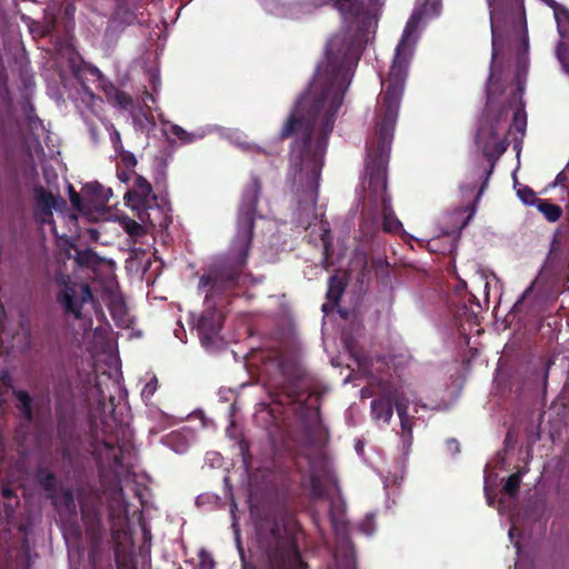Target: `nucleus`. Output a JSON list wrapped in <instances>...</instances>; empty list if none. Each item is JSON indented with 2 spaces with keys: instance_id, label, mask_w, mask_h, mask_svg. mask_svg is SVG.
<instances>
[{
  "instance_id": "nucleus-1",
  "label": "nucleus",
  "mask_w": 569,
  "mask_h": 569,
  "mask_svg": "<svg viewBox=\"0 0 569 569\" xmlns=\"http://www.w3.org/2000/svg\"><path fill=\"white\" fill-rule=\"evenodd\" d=\"M342 27L327 42L326 61L287 116L292 223L307 230L318 218L316 206L323 158L352 72L375 33L381 0H332Z\"/></svg>"
},
{
  "instance_id": "nucleus-2",
  "label": "nucleus",
  "mask_w": 569,
  "mask_h": 569,
  "mask_svg": "<svg viewBox=\"0 0 569 569\" xmlns=\"http://www.w3.org/2000/svg\"><path fill=\"white\" fill-rule=\"evenodd\" d=\"M326 389L319 378L312 373L298 357L287 351V398L297 403L296 413L300 419L308 448L296 457L299 470L306 463L308 470L301 477V483L310 491L313 500L329 499L330 488L338 489L326 453L319 447L328 439V430L322 425L321 399Z\"/></svg>"
},
{
  "instance_id": "nucleus-3",
  "label": "nucleus",
  "mask_w": 569,
  "mask_h": 569,
  "mask_svg": "<svg viewBox=\"0 0 569 569\" xmlns=\"http://www.w3.org/2000/svg\"><path fill=\"white\" fill-rule=\"evenodd\" d=\"M415 26L407 24L402 37L395 50V57L390 66L387 79L382 81L385 87L382 97V116L377 123L376 133L367 144L368 162L366 166L369 176V191L376 200L382 202L387 194V167L393 139V130L398 118L408 69L413 56L415 43L410 40Z\"/></svg>"
},
{
  "instance_id": "nucleus-4",
  "label": "nucleus",
  "mask_w": 569,
  "mask_h": 569,
  "mask_svg": "<svg viewBox=\"0 0 569 569\" xmlns=\"http://www.w3.org/2000/svg\"><path fill=\"white\" fill-rule=\"evenodd\" d=\"M516 98L502 104L492 119L488 131L481 128L478 143L483 156L491 162L487 178L492 173L495 162L507 151L510 142L508 137L516 132L512 140L515 148L521 143L527 128V113L525 104L520 101L515 106Z\"/></svg>"
},
{
  "instance_id": "nucleus-5",
  "label": "nucleus",
  "mask_w": 569,
  "mask_h": 569,
  "mask_svg": "<svg viewBox=\"0 0 569 569\" xmlns=\"http://www.w3.org/2000/svg\"><path fill=\"white\" fill-rule=\"evenodd\" d=\"M124 201L129 208L138 212L143 223H149L153 228H166L170 223L169 203L164 198L159 201L150 182L142 176L136 174L132 188L124 194Z\"/></svg>"
},
{
  "instance_id": "nucleus-6",
  "label": "nucleus",
  "mask_w": 569,
  "mask_h": 569,
  "mask_svg": "<svg viewBox=\"0 0 569 569\" xmlns=\"http://www.w3.org/2000/svg\"><path fill=\"white\" fill-rule=\"evenodd\" d=\"M259 196L260 183L257 178H253L242 193L237 221V232L231 244V253L237 264L246 263L249 256Z\"/></svg>"
},
{
  "instance_id": "nucleus-7",
  "label": "nucleus",
  "mask_w": 569,
  "mask_h": 569,
  "mask_svg": "<svg viewBox=\"0 0 569 569\" xmlns=\"http://www.w3.org/2000/svg\"><path fill=\"white\" fill-rule=\"evenodd\" d=\"M490 9L492 44L502 34L507 26L513 29L526 28L523 0H487Z\"/></svg>"
},
{
  "instance_id": "nucleus-8",
  "label": "nucleus",
  "mask_w": 569,
  "mask_h": 569,
  "mask_svg": "<svg viewBox=\"0 0 569 569\" xmlns=\"http://www.w3.org/2000/svg\"><path fill=\"white\" fill-rule=\"evenodd\" d=\"M284 526L268 525L259 539V569H284Z\"/></svg>"
},
{
  "instance_id": "nucleus-9",
  "label": "nucleus",
  "mask_w": 569,
  "mask_h": 569,
  "mask_svg": "<svg viewBox=\"0 0 569 569\" xmlns=\"http://www.w3.org/2000/svg\"><path fill=\"white\" fill-rule=\"evenodd\" d=\"M63 290L58 295V301L67 313H72L79 321V327L83 333H88L92 327V321L82 316L81 310L86 303H92V292L88 283H74L63 281Z\"/></svg>"
},
{
  "instance_id": "nucleus-10",
  "label": "nucleus",
  "mask_w": 569,
  "mask_h": 569,
  "mask_svg": "<svg viewBox=\"0 0 569 569\" xmlns=\"http://www.w3.org/2000/svg\"><path fill=\"white\" fill-rule=\"evenodd\" d=\"M222 321L223 317L217 310H207L201 315L197 325V330L202 346L207 349H209L213 343L222 326Z\"/></svg>"
},
{
  "instance_id": "nucleus-11",
  "label": "nucleus",
  "mask_w": 569,
  "mask_h": 569,
  "mask_svg": "<svg viewBox=\"0 0 569 569\" xmlns=\"http://www.w3.org/2000/svg\"><path fill=\"white\" fill-rule=\"evenodd\" d=\"M40 486L48 492V496L52 499L54 506H64L68 510L74 511V500L70 490H64L59 496L56 492V479L53 473L47 470H39L37 475Z\"/></svg>"
},
{
  "instance_id": "nucleus-12",
  "label": "nucleus",
  "mask_w": 569,
  "mask_h": 569,
  "mask_svg": "<svg viewBox=\"0 0 569 569\" xmlns=\"http://www.w3.org/2000/svg\"><path fill=\"white\" fill-rule=\"evenodd\" d=\"M295 526L296 521L287 515V569H308V563L302 559L298 545V536L302 532H291Z\"/></svg>"
},
{
  "instance_id": "nucleus-13",
  "label": "nucleus",
  "mask_w": 569,
  "mask_h": 569,
  "mask_svg": "<svg viewBox=\"0 0 569 569\" xmlns=\"http://www.w3.org/2000/svg\"><path fill=\"white\" fill-rule=\"evenodd\" d=\"M39 203L42 207L38 217L39 222L41 224H50L52 233L57 234L56 224L52 219V209L57 210L59 207H64L66 201L61 197L42 192L39 197Z\"/></svg>"
},
{
  "instance_id": "nucleus-14",
  "label": "nucleus",
  "mask_w": 569,
  "mask_h": 569,
  "mask_svg": "<svg viewBox=\"0 0 569 569\" xmlns=\"http://www.w3.org/2000/svg\"><path fill=\"white\" fill-rule=\"evenodd\" d=\"M371 415L376 420H382L385 423H389L392 416V403L386 396V388L383 381L379 382V398L371 402Z\"/></svg>"
},
{
  "instance_id": "nucleus-15",
  "label": "nucleus",
  "mask_w": 569,
  "mask_h": 569,
  "mask_svg": "<svg viewBox=\"0 0 569 569\" xmlns=\"http://www.w3.org/2000/svg\"><path fill=\"white\" fill-rule=\"evenodd\" d=\"M382 229L388 233H398L402 230L401 221L396 217L390 197H383L381 202Z\"/></svg>"
},
{
  "instance_id": "nucleus-16",
  "label": "nucleus",
  "mask_w": 569,
  "mask_h": 569,
  "mask_svg": "<svg viewBox=\"0 0 569 569\" xmlns=\"http://www.w3.org/2000/svg\"><path fill=\"white\" fill-rule=\"evenodd\" d=\"M386 388V396L392 403V409L396 408L398 416L408 413L409 401L405 397L403 392L395 385L388 381H383Z\"/></svg>"
},
{
  "instance_id": "nucleus-17",
  "label": "nucleus",
  "mask_w": 569,
  "mask_h": 569,
  "mask_svg": "<svg viewBox=\"0 0 569 569\" xmlns=\"http://www.w3.org/2000/svg\"><path fill=\"white\" fill-rule=\"evenodd\" d=\"M553 10L559 36L569 34V9L559 4L555 0H542Z\"/></svg>"
},
{
  "instance_id": "nucleus-18",
  "label": "nucleus",
  "mask_w": 569,
  "mask_h": 569,
  "mask_svg": "<svg viewBox=\"0 0 569 569\" xmlns=\"http://www.w3.org/2000/svg\"><path fill=\"white\" fill-rule=\"evenodd\" d=\"M553 10L559 36L569 34V9L559 4L555 0H542Z\"/></svg>"
},
{
  "instance_id": "nucleus-19",
  "label": "nucleus",
  "mask_w": 569,
  "mask_h": 569,
  "mask_svg": "<svg viewBox=\"0 0 569 569\" xmlns=\"http://www.w3.org/2000/svg\"><path fill=\"white\" fill-rule=\"evenodd\" d=\"M536 207L550 222L558 221L562 216V208L558 204L549 202L548 200H537Z\"/></svg>"
},
{
  "instance_id": "nucleus-20",
  "label": "nucleus",
  "mask_w": 569,
  "mask_h": 569,
  "mask_svg": "<svg viewBox=\"0 0 569 569\" xmlns=\"http://www.w3.org/2000/svg\"><path fill=\"white\" fill-rule=\"evenodd\" d=\"M118 221L122 229L132 238H140L146 234V228L128 216L119 217Z\"/></svg>"
},
{
  "instance_id": "nucleus-21",
  "label": "nucleus",
  "mask_w": 569,
  "mask_h": 569,
  "mask_svg": "<svg viewBox=\"0 0 569 569\" xmlns=\"http://www.w3.org/2000/svg\"><path fill=\"white\" fill-rule=\"evenodd\" d=\"M345 291L343 282L336 276L329 278L327 299L333 305H338Z\"/></svg>"
},
{
  "instance_id": "nucleus-22",
  "label": "nucleus",
  "mask_w": 569,
  "mask_h": 569,
  "mask_svg": "<svg viewBox=\"0 0 569 569\" xmlns=\"http://www.w3.org/2000/svg\"><path fill=\"white\" fill-rule=\"evenodd\" d=\"M14 396L19 402L18 407H19L21 413L23 415V417L27 420H31V418H32V409H31L32 400H31V397L29 396V393L23 390H16Z\"/></svg>"
},
{
  "instance_id": "nucleus-23",
  "label": "nucleus",
  "mask_w": 569,
  "mask_h": 569,
  "mask_svg": "<svg viewBox=\"0 0 569 569\" xmlns=\"http://www.w3.org/2000/svg\"><path fill=\"white\" fill-rule=\"evenodd\" d=\"M87 190L97 199L99 202H107L112 197V190L104 188L98 182L89 183Z\"/></svg>"
},
{
  "instance_id": "nucleus-24",
  "label": "nucleus",
  "mask_w": 569,
  "mask_h": 569,
  "mask_svg": "<svg viewBox=\"0 0 569 569\" xmlns=\"http://www.w3.org/2000/svg\"><path fill=\"white\" fill-rule=\"evenodd\" d=\"M520 483H521V475L518 472L512 473L507 478L502 490L506 495H508L510 497H515L519 491Z\"/></svg>"
},
{
  "instance_id": "nucleus-25",
  "label": "nucleus",
  "mask_w": 569,
  "mask_h": 569,
  "mask_svg": "<svg viewBox=\"0 0 569 569\" xmlns=\"http://www.w3.org/2000/svg\"><path fill=\"white\" fill-rule=\"evenodd\" d=\"M158 389V379L154 373H150L149 380L146 381L142 390L141 398L143 401H150Z\"/></svg>"
},
{
  "instance_id": "nucleus-26",
  "label": "nucleus",
  "mask_w": 569,
  "mask_h": 569,
  "mask_svg": "<svg viewBox=\"0 0 569 569\" xmlns=\"http://www.w3.org/2000/svg\"><path fill=\"white\" fill-rule=\"evenodd\" d=\"M170 132L176 136L182 143H190L200 138L201 136H197L194 133L186 131L178 124H172L170 127Z\"/></svg>"
},
{
  "instance_id": "nucleus-27",
  "label": "nucleus",
  "mask_w": 569,
  "mask_h": 569,
  "mask_svg": "<svg viewBox=\"0 0 569 569\" xmlns=\"http://www.w3.org/2000/svg\"><path fill=\"white\" fill-rule=\"evenodd\" d=\"M104 128L109 133L110 141H111L114 150L121 151V149H123V147H122L120 132L116 129L113 123H111L109 121H104Z\"/></svg>"
},
{
  "instance_id": "nucleus-28",
  "label": "nucleus",
  "mask_w": 569,
  "mask_h": 569,
  "mask_svg": "<svg viewBox=\"0 0 569 569\" xmlns=\"http://www.w3.org/2000/svg\"><path fill=\"white\" fill-rule=\"evenodd\" d=\"M112 96L108 92L110 100L121 108H127L131 103V99L122 91H119L111 87Z\"/></svg>"
},
{
  "instance_id": "nucleus-29",
  "label": "nucleus",
  "mask_w": 569,
  "mask_h": 569,
  "mask_svg": "<svg viewBox=\"0 0 569 569\" xmlns=\"http://www.w3.org/2000/svg\"><path fill=\"white\" fill-rule=\"evenodd\" d=\"M517 194L526 204L536 206L537 200H539V198L536 196V192L527 186L520 188Z\"/></svg>"
},
{
  "instance_id": "nucleus-30",
  "label": "nucleus",
  "mask_w": 569,
  "mask_h": 569,
  "mask_svg": "<svg viewBox=\"0 0 569 569\" xmlns=\"http://www.w3.org/2000/svg\"><path fill=\"white\" fill-rule=\"evenodd\" d=\"M342 511H343L342 503H337L333 500L330 501L329 518L335 528H338V526H339L338 515L342 513Z\"/></svg>"
},
{
  "instance_id": "nucleus-31",
  "label": "nucleus",
  "mask_w": 569,
  "mask_h": 569,
  "mask_svg": "<svg viewBox=\"0 0 569 569\" xmlns=\"http://www.w3.org/2000/svg\"><path fill=\"white\" fill-rule=\"evenodd\" d=\"M264 10L271 14H278L281 12L282 3L280 0H260Z\"/></svg>"
},
{
  "instance_id": "nucleus-32",
  "label": "nucleus",
  "mask_w": 569,
  "mask_h": 569,
  "mask_svg": "<svg viewBox=\"0 0 569 569\" xmlns=\"http://www.w3.org/2000/svg\"><path fill=\"white\" fill-rule=\"evenodd\" d=\"M234 134L237 136V138H233L232 142L236 143L237 146H239L243 151L254 152V153L262 152V149L259 146L254 144V143L241 142L238 139V136L240 134L239 132H236Z\"/></svg>"
},
{
  "instance_id": "nucleus-33",
  "label": "nucleus",
  "mask_w": 569,
  "mask_h": 569,
  "mask_svg": "<svg viewBox=\"0 0 569 569\" xmlns=\"http://www.w3.org/2000/svg\"><path fill=\"white\" fill-rule=\"evenodd\" d=\"M199 556H200V562H199L198 569H213L214 568V560L207 551L201 550Z\"/></svg>"
},
{
  "instance_id": "nucleus-34",
  "label": "nucleus",
  "mask_w": 569,
  "mask_h": 569,
  "mask_svg": "<svg viewBox=\"0 0 569 569\" xmlns=\"http://www.w3.org/2000/svg\"><path fill=\"white\" fill-rule=\"evenodd\" d=\"M121 156V160L128 169H133L137 164V159L132 152L126 151L121 149V151H117Z\"/></svg>"
},
{
  "instance_id": "nucleus-35",
  "label": "nucleus",
  "mask_w": 569,
  "mask_h": 569,
  "mask_svg": "<svg viewBox=\"0 0 569 569\" xmlns=\"http://www.w3.org/2000/svg\"><path fill=\"white\" fill-rule=\"evenodd\" d=\"M399 419L403 435L408 433V436L411 437L412 423L409 415L405 413L403 416H399Z\"/></svg>"
},
{
  "instance_id": "nucleus-36",
  "label": "nucleus",
  "mask_w": 569,
  "mask_h": 569,
  "mask_svg": "<svg viewBox=\"0 0 569 569\" xmlns=\"http://www.w3.org/2000/svg\"><path fill=\"white\" fill-rule=\"evenodd\" d=\"M69 194H70V202L73 206L74 209L81 211V198L80 196L73 190L72 186H69Z\"/></svg>"
},
{
  "instance_id": "nucleus-37",
  "label": "nucleus",
  "mask_w": 569,
  "mask_h": 569,
  "mask_svg": "<svg viewBox=\"0 0 569 569\" xmlns=\"http://www.w3.org/2000/svg\"><path fill=\"white\" fill-rule=\"evenodd\" d=\"M234 508H236V506H233V508L231 510L232 518H233L232 528L234 530L238 548L240 550V553L242 555V550H241V546H240L239 528H238V523H237L236 516H234Z\"/></svg>"
},
{
  "instance_id": "nucleus-38",
  "label": "nucleus",
  "mask_w": 569,
  "mask_h": 569,
  "mask_svg": "<svg viewBox=\"0 0 569 569\" xmlns=\"http://www.w3.org/2000/svg\"><path fill=\"white\" fill-rule=\"evenodd\" d=\"M447 449L451 453L457 455L460 452V445L456 439H449L447 440Z\"/></svg>"
},
{
  "instance_id": "nucleus-39",
  "label": "nucleus",
  "mask_w": 569,
  "mask_h": 569,
  "mask_svg": "<svg viewBox=\"0 0 569 569\" xmlns=\"http://www.w3.org/2000/svg\"><path fill=\"white\" fill-rule=\"evenodd\" d=\"M321 240H322V243H323V247H325V251L327 252L329 247H330L329 230L328 229H323L322 230Z\"/></svg>"
},
{
  "instance_id": "nucleus-40",
  "label": "nucleus",
  "mask_w": 569,
  "mask_h": 569,
  "mask_svg": "<svg viewBox=\"0 0 569 569\" xmlns=\"http://www.w3.org/2000/svg\"><path fill=\"white\" fill-rule=\"evenodd\" d=\"M92 256V253L90 251H84V252H78L77 253V260L80 262V263H84V262H88L89 261V258Z\"/></svg>"
},
{
  "instance_id": "nucleus-41",
  "label": "nucleus",
  "mask_w": 569,
  "mask_h": 569,
  "mask_svg": "<svg viewBox=\"0 0 569 569\" xmlns=\"http://www.w3.org/2000/svg\"><path fill=\"white\" fill-rule=\"evenodd\" d=\"M117 176H118V179H119L121 182L127 183V182H129V180H130L131 172H130V171H127V170H124V171H118V172H117Z\"/></svg>"
},
{
  "instance_id": "nucleus-42",
  "label": "nucleus",
  "mask_w": 569,
  "mask_h": 569,
  "mask_svg": "<svg viewBox=\"0 0 569 569\" xmlns=\"http://www.w3.org/2000/svg\"><path fill=\"white\" fill-rule=\"evenodd\" d=\"M211 281H212V277L210 274L209 276H202L200 278V281H199V287L200 288H206V287L211 284Z\"/></svg>"
},
{
  "instance_id": "nucleus-43",
  "label": "nucleus",
  "mask_w": 569,
  "mask_h": 569,
  "mask_svg": "<svg viewBox=\"0 0 569 569\" xmlns=\"http://www.w3.org/2000/svg\"><path fill=\"white\" fill-rule=\"evenodd\" d=\"M84 94L88 98V101H90L91 106H93L98 101V98L91 91H89L87 89L84 91Z\"/></svg>"
},
{
  "instance_id": "nucleus-44",
  "label": "nucleus",
  "mask_w": 569,
  "mask_h": 569,
  "mask_svg": "<svg viewBox=\"0 0 569 569\" xmlns=\"http://www.w3.org/2000/svg\"><path fill=\"white\" fill-rule=\"evenodd\" d=\"M89 130H90V134H91V138H92L93 142L97 143L98 142V131H97V129L93 128V127H90Z\"/></svg>"
},
{
  "instance_id": "nucleus-45",
  "label": "nucleus",
  "mask_w": 569,
  "mask_h": 569,
  "mask_svg": "<svg viewBox=\"0 0 569 569\" xmlns=\"http://www.w3.org/2000/svg\"><path fill=\"white\" fill-rule=\"evenodd\" d=\"M566 180H567V177H566V174H565L563 172H560V173L557 176V179H556L557 183H562V182H563V181H566Z\"/></svg>"
},
{
  "instance_id": "nucleus-46",
  "label": "nucleus",
  "mask_w": 569,
  "mask_h": 569,
  "mask_svg": "<svg viewBox=\"0 0 569 569\" xmlns=\"http://www.w3.org/2000/svg\"><path fill=\"white\" fill-rule=\"evenodd\" d=\"M89 71H90V73H91V74H94V76L101 77V72H100V70H99L97 67H91V68L89 69Z\"/></svg>"
},
{
  "instance_id": "nucleus-47",
  "label": "nucleus",
  "mask_w": 569,
  "mask_h": 569,
  "mask_svg": "<svg viewBox=\"0 0 569 569\" xmlns=\"http://www.w3.org/2000/svg\"><path fill=\"white\" fill-rule=\"evenodd\" d=\"M2 493H3V496H4V497H11V490H10V489H8V488H4V489L2 490Z\"/></svg>"
},
{
  "instance_id": "nucleus-48",
  "label": "nucleus",
  "mask_w": 569,
  "mask_h": 569,
  "mask_svg": "<svg viewBox=\"0 0 569 569\" xmlns=\"http://www.w3.org/2000/svg\"><path fill=\"white\" fill-rule=\"evenodd\" d=\"M486 186H487V180L482 183V186H481V188L479 190V193L477 196V199H479V197H480L481 192L483 191V189L486 188Z\"/></svg>"
},
{
  "instance_id": "nucleus-49",
  "label": "nucleus",
  "mask_w": 569,
  "mask_h": 569,
  "mask_svg": "<svg viewBox=\"0 0 569 569\" xmlns=\"http://www.w3.org/2000/svg\"><path fill=\"white\" fill-rule=\"evenodd\" d=\"M70 218H71L73 221H76V220H77V216H76V214H73V213L70 216Z\"/></svg>"
},
{
  "instance_id": "nucleus-50",
  "label": "nucleus",
  "mask_w": 569,
  "mask_h": 569,
  "mask_svg": "<svg viewBox=\"0 0 569 569\" xmlns=\"http://www.w3.org/2000/svg\"><path fill=\"white\" fill-rule=\"evenodd\" d=\"M174 438H177V436H176V435H172V436L170 437V439H171V440H173Z\"/></svg>"
},
{
  "instance_id": "nucleus-51",
  "label": "nucleus",
  "mask_w": 569,
  "mask_h": 569,
  "mask_svg": "<svg viewBox=\"0 0 569 569\" xmlns=\"http://www.w3.org/2000/svg\"><path fill=\"white\" fill-rule=\"evenodd\" d=\"M0 309H2V307L0 306Z\"/></svg>"
}]
</instances>
